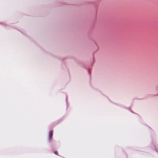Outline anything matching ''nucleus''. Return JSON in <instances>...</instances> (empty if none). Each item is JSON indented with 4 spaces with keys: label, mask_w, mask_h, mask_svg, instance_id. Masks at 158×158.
I'll list each match as a JSON object with an SVG mask.
<instances>
[{
    "label": "nucleus",
    "mask_w": 158,
    "mask_h": 158,
    "mask_svg": "<svg viewBox=\"0 0 158 158\" xmlns=\"http://www.w3.org/2000/svg\"><path fill=\"white\" fill-rule=\"evenodd\" d=\"M53 134V131L51 130L50 131L49 133V139L50 141L52 139V137Z\"/></svg>",
    "instance_id": "1"
},
{
    "label": "nucleus",
    "mask_w": 158,
    "mask_h": 158,
    "mask_svg": "<svg viewBox=\"0 0 158 158\" xmlns=\"http://www.w3.org/2000/svg\"><path fill=\"white\" fill-rule=\"evenodd\" d=\"M54 153L56 155H58V152L57 151H55L54 152Z\"/></svg>",
    "instance_id": "2"
}]
</instances>
